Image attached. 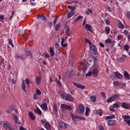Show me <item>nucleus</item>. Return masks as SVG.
Listing matches in <instances>:
<instances>
[{"mask_svg": "<svg viewBox=\"0 0 130 130\" xmlns=\"http://www.w3.org/2000/svg\"><path fill=\"white\" fill-rule=\"evenodd\" d=\"M68 9H69V10H71L68 15H67V18L68 19H71V18H72V17H73V16H75V11L76 10V7H74V6H68Z\"/></svg>", "mask_w": 130, "mask_h": 130, "instance_id": "1", "label": "nucleus"}, {"mask_svg": "<svg viewBox=\"0 0 130 130\" xmlns=\"http://www.w3.org/2000/svg\"><path fill=\"white\" fill-rule=\"evenodd\" d=\"M60 109H61V111L63 112V111H64V109L66 110L70 111V110H72L73 109V108L71 106H69L64 104H61V106H60Z\"/></svg>", "mask_w": 130, "mask_h": 130, "instance_id": "2", "label": "nucleus"}, {"mask_svg": "<svg viewBox=\"0 0 130 130\" xmlns=\"http://www.w3.org/2000/svg\"><path fill=\"white\" fill-rule=\"evenodd\" d=\"M119 94H115L113 95H112L110 98H109L107 100V103H110V102H113L117 99V98H119Z\"/></svg>", "mask_w": 130, "mask_h": 130, "instance_id": "3", "label": "nucleus"}, {"mask_svg": "<svg viewBox=\"0 0 130 130\" xmlns=\"http://www.w3.org/2000/svg\"><path fill=\"white\" fill-rule=\"evenodd\" d=\"M11 125V123L9 122V121H6L3 123V127H5V128H8V129L9 130H15V128L11 127L10 125Z\"/></svg>", "mask_w": 130, "mask_h": 130, "instance_id": "4", "label": "nucleus"}, {"mask_svg": "<svg viewBox=\"0 0 130 130\" xmlns=\"http://www.w3.org/2000/svg\"><path fill=\"white\" fill-rule=\"evenodd\" d=\"M91 72H92L93 77H94V78H97L98 77V74H99L98 68H97L96 67H94L92 69V71Z\"/></svg>", "mask_w": 130, "mask_h": 130, "instance_id": "5", "label": "nucleus"}, {"mask_svg": "<svg viewBox=\"0 0 130 130\" xmlns=\"http://www.w3.org/2000/svg\"><path fill=\"white\" fill-rule=\"evenodd\" d=\"M121 107L124 109H130V104L126 102L121 103Z\"/></svg>", "mask_w": 130, "mask_h": 130, "instance_id": "6", "label": "nucleus"}, {"mask_svg": "<svg viewBox=\"0 0 130 130\" xmlns=\"http://www.w3.org/2000/svg\"><path fill=\"white\" fill-rule=\"evenodd\" d=\"M65 100L66 101H69V102H74V98L71 95V94L68 93L65 98Z\"/></svg>", "mask_w": 130, "mask_h": 130, "instance_id": "7", "label": "nucleus"}, {"mask_svg": "<svg viewBox=\"0 0 130 130\" xmlns=\"http://www.w3.org/2000/svg\"><path fill=\"white\" fill-rule=\"evenodd\" d=\"M106 43H108L109 44V46H110V47H113L114 46V42L112 41L111 40V39L109 38L105 41Z\"/></svg>", "mask_w": 130, "mask_h": 130, "instance_id": "8", "label": "nucleus"}, {"mask_svg": "<svg viewBox=\"0 0 130 130\" xmlns=\"http://www.w3.org/2000/svg\"><path fill=\"white\" fill-rule=\"evenodd\" d=\"M114 75L117 79H118L119 80H120L121 79H122L123 78V76L122 74L119 73L118 72H116L114 73Z\"/></svg>", "mask_w": 130, "mask_h": 130, "instance_id": "9", "label": "nucleus"}, {"mask_svg": "<svg viewBox=\"0 0 130 130\" xmlns=\"http://www.w3.org/2000/svg\"><path fill=\"white\" fill-rule=\"evenodd\" d=\"M116 124V120H109L107 122V125L109 126H112Z\"/></svg>", "mask_w": 130, "mask_h": 130, "instance_id": "10", "label": "nucleus"}, {"mask_svg": "<svg viewBox=\"0 0 130 130\" xmlns=\"http://www.w3.org/2000/svg\"><path fill=\"white\" fill-rule=\"evenodd\" d=\"M40 106L43 111H46L48 109V107L46 103H43L40 105Z\"/></svg>", "mask_w": 130, "mask_h": 130, "instance_id": "11", "label": "nucleus"}, {"mask_svg": "<svg viewBox=\"0 0 130 130\" xmlns=\"http://www.w3.org/2000/svg\"><path fill=\"white\" fill-rule=\"evenodd\" d=\"M73 84L75 86V87H77V88H78V89H86V87L84 85H82L79 83L73 82Z\"/></svg>", "mask_w": 130, "mask_h": 130, "instance_id": "12", "label": "nucleus"}, {"mask_svg": "<svg viewBox=\"0 0 130 130\" xmlns=\"http://www.w3.org/2000/svg\"><path fill=\"white\" fill-rule=\"evenodd\" d=\"M78 109L81 112V113H84V112H85V106H84L83 104H80L78 106Z\"/></svg>", "mask_w": 130, "mask_h": 130, "instance_id": "13", "label": "nucleus"}, {"mask_svg": "<svg viewBox=\"0 0 130 130\" xmlns=\"http://www.w3.org/2000/svg\"><path fill=\"white\" fill-rule=\"evenodd\" d=\"M36 85L39 86L41 83V77L40 76H36L35 79Z\"/></svg>", "mask_w": 130, "mask_h": 130, "instance_id": "14", "label": "nucleus"}, {"mask_svg": "<svg viewBox=\"0 0 130 130\" xmlns=\"http://www.w3.org/2000/svg\"><path fill=\"white\" fill-rule=\"evenodd\" d=\"M59 125L60 126V127H61V128H67V127H68V124H67V123H66L64 122H60L59 123Z\"/></svg>", "mask_w": 130, "mask_h": 130, "instance_id": "15", "label": "nucleus"}, {"mask_svg": "<svg viewBox=\"0 0 130 130\" xmlns=\"http://www.w3.org/2000/svg\"><path fill=\"white\" fill-rule=\"evenodd\" d=\"M53 111L55 115H57V114H58V111L57 110V106H56V105L55 104H54L53 106Z\"/></svg>", "mask_w": 130, "mask_h": 130, "instance_id": "16", "label": "nucleus"}, {"mask_svg": "<svg viewBox=\"0 0 130 130\" xmlns=\"http://www.w3.org/2000/svg\"><path fill=\"white\" fill-rule=\"evenodd\" d=\"M21 87L23 92H26V84L25 83V80H23L21 85Z\"/></svg>", "mask_w": 130, "mask_h": 130, "instance_id": "17", "label": "nucleus"}, {"mask_svg": "<svg viewBox=\"0 0 130 130\" xmlns=\"http://www.w3.org/2000/svg\"><path fill=\"white\" fill-rule=\"evenodd\" d=\"M125 58H126V55H122L121 57L118 58L117 60L118 62H123V60H124Z\"/></svg>", "mask_w": 130, "mask_h": 130, "instance_id": "18", "label": "nucleus"}, {"mask_svg": "<svg viewBox=\"0 0 130 130\" xmlns=\"http://www.w3.org/2000/svg\"><path fill=\"white\" fill-rule=\"evenodd\" d=\"M49 52H50V55L51 57L54 56L55 52H54V50H53V48L52 47H50L49 49Z\"/></svg>", "mask_w": 130, "mask_h": 130, "instance_id": "19", "label": "nucleus"}, {"mask_svg": "<svg viewBox=\"0 0 130 130\" xmlns=\"http://www.w3.org/2000/svg\"><path fill=\"white\" fill-rule=\"evenodd\" d=\"M123 76L127 80H130V75L126 71H124Z\"/></svg>", "mask_w": 130, "mask_h": 130, "instance_id": "20", "label": "nucleus"}, {"mask_svg": "<svg viewBox=\"0 0 130 130\" xmlns=\"http://www.w3.org/2000/svg\"><path fill=\"white\" fill-rule=\"evenodd\" d=\"M118 26L119 29H124V25L122 24V22H121V21H120L119 20H118Z\"/></svg>", "mask_w": 130, "mask_h": 130, "instance_id": "21", "label": "nucleus"}, {"mask_svg": "<svg viewBox=\"0 0 130 130\" xmlns=\"http://www.w3.org/2000/svg\"><path fill=\"white\" fill-rule=\"evenodd\" d=\"M85 29H87L89 32H93L92 30V26L90 24H86L85 25Z\"/></svg>", "mask_w": 130, "mask_h": 130, "instance_id": "22", "label": "nucleus"}, {"mask_svg": "<svg viewBox=\"0 0 130 130\" xmlns=\"http://www.w3.org/2000/svg\"><path fill=\"white\" fill-rule=\"evenodd\" d=\"M45 127L46 129L50 130L51 129V126L50 124L47 122L45 123Z\"/></svg>", "mask_w": 130, "mask_h": 130, "instance_id": "23", "label": "nucleus"}, {"mask_svg": "<svg viewBox=\"0 0 130 130\" xmlns=\"http://www.w3.org/2000/svg\"><path fill=\"white\" fill-rule=\"evenodd\" d=\"M122 118H123V119H124V121H125V122H126V121H128V120L127 119H130V116L128 115H123L122 116Z\"/></svg>", "mask_w": 130, "mask_h": 130, "instance_id": "24", "label": "nucleus"}, {"mask_svg": "<svg viewBox=\"0 0 130 130\" xmlns=\"http://www.w3.org/2000/svg\"><path fill=\"white\" fill-rule=\"evenodd\" d=\"M90 100L91 102H93V103H95L96 102V97L95 95H91L90 98Z\"/></svg>", "mask_w": 130, "mask_h": 130, "instance_id": "25", "label": "nucleus"}, {"mask_svg": "<svg viewBox=\"0 0 130 130\" xmlns=\"http://www.w3.org/2000/svg\"><path fill=\"white\" fill-rule=\"evenodd\" d=\"M26 56H29L30 59L32 58V57H33V56L32 55V53H31V51L30 50L26 51Z\"/></svg>", "mask_w": 130, "mask_h": 130, "instance_id": "26", "label": "nucleus"}, {"mask_svg": "<svg viewBox=\"0 0 130 130\" xmlns=\"http://www.w3.org/2000/svg\"><path fill=\"white\" fill-rule=\"evenodd\" d=\"M35 113H38V114H39V115H41L42 114V112L41 111V110L39 109V108H37L35 110Z\"/></svg>", "mask_w": 130, "mask_h": 130, "instance_id": "27", "label": "nucleus"}, {"mask_svg": "<svg viewBox=\"0 0 130 130\" xmlns=\"http://www.w3.org/2000/svg\"><path fill=\"white\" fill-rule=\"evenodd\" d=\"M113 84L115 86V87H119V86H121L122 83L120 82H118V81H114L113 82Z\"/></svg>", "mask_w": 130, "mask_h": 130, "instance_id": "28", "label": "nucleus"}, {"mask_svg": "<svg viewBox=\"0 0 130 130\" xmlns=\"http://www.w3.org/2000/svg\"><path fill=\"white\" fill-rule=\"evenodd\" d=\"M29 115V117L31 120H35V116L33 114V113L32 112H29L28 113Z\"/></svg>", "mask_w": 130, "mask_h": 130, "instance_id": "29", "label": "nucleus"}, {"mask_svg": "<svg viewBox=\"0 0 130 130\" xmlns=\"http://www.w3.org/2000/svg\"><path fill=\"white\" fill-rule=\"evenodd\" d=\"M13 117L15 122H16V123H18V124H20V121H19V118H18V117H17L16 115H14Z\"/></svg>", "mask_w": 130, "mask_h": 130, "instance_id": "30", "label": "nucleus"}, {"mask_svg": "<svg viewBox=\"0 0 130 130\" xmlns=\"http://www.w3.org/2000/svg\"><path fill=\"white\" fill-rule=\"evenodd\" d=\"M90 108H89V107H86V111H85V113L86 116H89V115L90 114V113H89V112H90Z\"/></svg>", "mask_w": 130, "mask_h": 130, "instance_id": "31", "label": "nucleus"}, {"mask_svg": "<svg viewBox=\"0 0 130 130\" xmlns=\"http://www.w3.org/2000/svg\"><path fill=\"white\" fill-rule=\"evenodd\" d=\"M75 118L76 119H80V120H86V118L78 115H75Z\"/></svg>", "mask_w": 130, "mask_h": 130, "instance_id": "32", "label": "nucleus"}, {"mask_svg": "<svg viewBox=\"0 0 130 130\" xmlns=\"http://www.w3.org/2000/svg\"><path fill=\"white\" fill-rule=\"evenodd\" d=\"M95 113H96V114H99L100 116H102V109H100L98 110H96Z\"/></svg>", "mask_w": 130, "mask_h": 130, "instance_id": "33", "label": "nucleus"}, {"mask_svg": "<svg viewBox=\"0 0 130 130\" xmlns=\"http://www.w3.org/2000/svg\"><path fill=\"white\" fill-rule=\"evenodd\" d=\"M55 82L59 86V87H62V84H61V82L59 81L57 78H55Z\"/></svg>", "mask_w": 130, "mask_h": 130, "instance_id": "34", "label": "nucleus"}, {"mask_svg": "<svg viewBox=\"0 0 130 130\" xmlns=\"http://www.w3.org/2000/svg\"><path fill=\"white\" fill-rule=\"evenodd\" d=\"M70 32H71V29H70V28H67L65 31V33L67 36H71V34Z\"/></svg>", "mask_w": 130, "mask_h": 130, "instance_id": "35", "label": "nucleus"}, {"mask_svg": "<svg viewBox=\"0 0 130 130\" xmlns=\"http://www.w3.org/2000/svg\"><path fill=\"white\" fill-rule=\"evenodd\" d=\"M63 42H64V39H62V41L61 42V45L62 47H67V46L68 45V44H63Z\"/></svg>", "mask_w": 130, "mask_h": 130, "instance_id": "36", "label": "nucleus"}, {"mask_svg": "<svg viewBox=\"0 0 130 130\" xmlns=\"http://www.w3.org/2000/svg\"><path fill=\"white\" fill-rule=\"evenodd\" d=\"M112 118H115V115H112L111 116H108L105 117V119H111Z\"/></svg>", "mask_w": 130, "mask_h": 130, "instance_id": "37", "label": "nucleus"}, {"mask_svg": "<svg viewBox=\"0 0 130 130\" xmlns=\"http://www.w3.org/2000/svg\"><path fill=\"white\" fill-rule=\"evenodd\" d=\"M89 48H90V49H91V50H93V51H94V50H96V49H97V48L96 47V46H95V45H93L91 46H89Z\"/></svg>", "mask_w": 130, "mask_h": 130, "instance_id": "38", "label": "nucleus"}, {"mask_svg": "<svg viewBox=\"0 0 130 130\" xmlns=\"http://www.w3.org/2000/svg\"><path fill=\"white\" fill-rule=\"evenodd\" d=\"M90 13H91V15H93V12H92V10L88 9L87 11L85 12V14H87V15H90Z\"/></svg>", "mask_w": 130, "mask_h": 130, "instance_id": "39", "label": "nucleus"}, {"mask_svg": "<svg viewBox=\"0 0 130 130\" xmlns=\"http://www.w3.org/2000/svg\"><path fill=\"white\" fill-rule=\"evenodd\" d=\"M130 47L128 46V45H124V49L125 50V51H127L128 50H129Z\"/></svg>", "mask_w": 130, "mask_h": 130, "instance_id": "40", "label": "nucleus"}, {"mask_svg": "<svg viewBox=\"0 0 130 130\" xmlns=\"http://www.w3.org/2000/svg\"><path fill=\"white\" fill-rule=\"evenodd\" d=\"M8 42L10 45L12 46V47H14V44H13V40L11 39H8Z\"/></svg>", "mask_w": 130, "mask_h": 130, "instance_id": "41", "label": "nucleus"}, {"mask_svg": "<svg viewBox=\"0 0 130 130\" xmlns=\"http://www.w3.org/2000/svg\"><path fill=\"white\" fill-rule=\"evenodd\" d=\"M60 28V23H58L56 25V26L55 27V29L56 31H58V30H59Z\"/></svg>", "mask_w": 130, "mask_h": 130, "instance_id": "42", "label": "nucleus"}, {"mask_svg": "<svg viewBox=\"0 0 130 130\" xmlns=\"http://www.w3.org/2000/svg\"><path fill=\"white\" fill-rule=\"evenodd\" d=\"M37 95L40 96L41 95V91L39 89H37L35 93Z\"/></svg>", "mask_w": 130, "mask_h": 130, "instance_id": "43", "label": "nucleus"}, {"mask_svg": "<svg viewBox=\"0 0 130 130\" xmlns=\"http://www.w3.org/2000/svg\"><path fill=\"white\" fill-rule=\"evenodd\" d=\"M25 84H27V86H29V84H30V83H32V82H30L29 78H26L25 80Z\"/></svg>", "mask_w": 130, "mask_h": 130, "instance_id": "44", "label": "nucleus"}, {"mask_svg": "<svg viewBox=\"0 0 130 130\" xmlns=\"http://www.w3.org/2000/svg\"><path fill=\"white\" fill-rule=\"evenodd\" d=\"M74 73L73 72V71H70L69 73V78H72L73 77V76H74Z\"/></svg>", "mask_w": 130, "mask_h": 130, "instance_id": "45", "label": "nucleus"}, {"mask_svg": "<svg viewBox=\"0 0 130 130\" xmlns=\"http://www.w3.org/2000/svg\"><path fill=\"white\" fill-rule=\"evenodd\" d=\"M119 104H117V103H115L113 105V107H114V108H119Z\"/></svg>", "mask_w": 130, "mask_h": 130, "instance_id": "46", "label": "nucleus"}, {"mask_svg": "<svg viewBox=\"0 0 130 130\" xmlns=\"http://www.w3.org/2000/svg\"><path fill=\"white\" fill-rule=\"evenodd\" d=\"M81 19H83V16L80 15L74 20V22H78V21L81 20Z\"/></svg>", "mask_w": 130, "mask_h": 130, "instance_id": "47", "label": "nucleus"}, {"mask_svg": "<svg viewBox=\"0 0 130 130\" xmlns=\"http://www.w3.org/2000/svg\"><path fill=\"white\" fill-rule=\"evenodd\" d=\"M5 60H4V58H3L2 60L1 61L0 64L2 66L3 68H5Z\"/></svg>", "mask_w": 130, "mask_h": 130, "instance_id": "48", "label": "nucleus"}, {"mask_svg": "<svg viewBox=\"0 0 130 130\" xmlns=\"http://www.w3.org/2000/svg\"><path fill=\"white\" fill-rule=\"evenodd\" d=\"M55 46L56 48H57V50H60V49H59V46H60V45H59L58 43L55 44Z\"/></svg>", "mask_w": 130, "mask_h": 130, "instance_id": "49", "label": "nucleus"}, {"mask_svg": "<svg viewBox=\"0 0 130 130\" xmlns=\"http://www.w3.org/2000/svg\"><path fill=\"white\" fill-rule=\"evenodd\" d=\"M110 33V29H109V27H107L106 28V34H109Z\"/></svg>", "mask_w": 130, "mask_h": 130, "instance_id": "50", "label": "nucleus"}, {"mask_svg": "<svg viewBox=\"0 0 130 130\" xmlns=\"http://www.w3.org/2000/svg\"><path fill=\"white\" fill-rule=\"evenodd\" d=\"M92 58L93 62H97V60H98V59L97 58V57L93 56H92Z\"/></svg>", "mask_w": 130, "mask_h": 130, "instance_id": "51", "label": "nucleus"}, {"mask_svg": "<svg viewBox=\"0 0 130 130\" xmlns=\"http://www.w3.org/2000/svg\"><path fill=\"white\" fill-rule=\"evenodd\" d=\"M61 97L62 99H64V100H66V97H67V94L66 93H61Z\"/></svg>", "mask_w": 130, "mask_h": 130, "instance_id": "52", "label": "nucleus"}, {"mask_svg": "<svg viewBox=\"0 0 130 130\" xmlns=\"http://www.w3.org/2000/svg\"><path fill=\"white\" fill-rule=\"evenodd\" d=\"M92 71L88 72L86 74V77H91L92 76Z\"/></svg>", "mask_w": 130, "mask_h": 130, "instance_id": "53", "label": "nucleus"}, {"mask_svg": "<svg viewBox=\"0 0 130 130\" xmlns=\"http://www.w3.org/2000/svg\"><path fill=\"white\" fill-rule=\"evenodd\" d=\"M109 109L111 111H112L113 112H115V110L114 109V107H113V106H111L109 108Z\"/></svg>", "mask_w": 130, "mask_h": 130, "instance_id": "54", "label": "nucleus"}, {"mask_svg": "<svg viewBox=\"0 0 130 130\" xmlns=\"http://www.w3.org/2000/svg\"><path fill=\"white\" fill-rule=\"evenodd\" d=\"M101 94L103 98H104V99H106V95L105 94V93L102 92L101 93Z\"/></svg>", "mask_w": 130, "mask_h": 130, "instance_id": "55", "label": "nucleus"}, {"mask_svg": "<svg viewBox=\"0 0 130 130\" xmlns=\"http://www.w3.org/2000/svg\"><path fill=\"white\" fill-rule=\"evenodd\" d=\"M33 98L35 99V100H37L38 99V97L37 96V94L35 93L33 95Z\"/></svg>", "mask_w": 130, "mask_h": 130, "instance_id": "56", "label": "nucleus"}, {"mask_svg": "<svg viewBox=\"0 0 130 130\" xmlns=\"http://www.w3.org/2000/svg\"><path fill=\"white\" fill-rule=\"evenodd\" d=\"M57 19H58V17H56L53 20V23L54 25H55L56 24V21H57Z\"/></svg>", "mask_w": 130, "mask_h": 130, "instance_id": "57", "label": "nucleus"}, {"mask_svg": "<svg viewBox=\"0 0 130 130\" xmlns=\"http://www.w3.org/2000/svg\"><path fill=\"white\" fill-rule=\"evenodd\" d=\"M123 37L122 36V35H119L118 36V37H117V39H118V40H120L121 39H122Z\"/></svg>", "mask_w": 130, "mask_h": 130, "instance_id": "58", "label": "nucleus"}, {"mask_svg": "<svg viewBox=\"0 0 130 130\" xmlns=\"http://www.w3.org/2000/svg\"><path fill=\"white\" fill-rule=\"evenodd\" d=\"M4 18H5V16L4 15H1L0 16V20H1V22L4 21V20H4Z\"/></svg>", "mask_w": 130, "mask_h": 130, "instance_id": "59", "label": "nucleus"}, {"mask_svg": "<svg viewBox=\"0 0 130 130\" xmlns=\"http://www.w3.org/2000/svg\"><path fill=\"white\" fill-rule=\"evenodd\" d=\"M42 20H43V21H44L45 22H46V21H47V18L46 17V16L44 15L43 16Z\"/></svg>", "mask_w": 130, "mask_h": 130, "instance_id": "60", "label": "nucleus"}, {"mask_svg": "<svg viewBox=\"0 0 130 130\" xmlns=\"http://www.w3.org/2000/svg\"><path fill=\"white\" fill-rule=\"evenodd\" d=\"M43 15H39L37 17V19H41L42 20V18L43 17Z\"/></svg>", "mask_w": 130, "mask_h": 130, "instance_id": "61", "label": "nucleus"}, {"mask_svg": "<svg viewBox=\"0 0 130 130\" xmlns=\"http://www.w3.org/2000/svg\"><path fill=\"white\" fill-rule=\"evenodd\" d=\"M99 130H105V129H104V127H103V126H102V125H100L99 126Z\"/></svg>", "mask_w": 130, "mask_h": 130, "instance_id": "62", "label": "nucleus"}, {"mask_svg": "<svg viewBox=\"0 0 130 130\" xmlns=\"http://www.w3.org/2000/svg\"><path fill=\"white\" fill-rule=\"evenodd\" d=\"M126 17L128 19H130V12H127L126 13Z\"/></svg>", "mask_w": 130, "mask_h": 130, "instance_id": "63", "label": "nucleus"}, {"mask_svg": "<svg viewBox=\"0 0 130 130\" xmlns=\"http://www.w3.org/2000/svg\"><path fill=\"white\" fill-rule=\"evenodd\" d=\"M19 129L20 130H27V129L24 128V127H22V126H20L19 127Z\"/></svg>", "mask_w": 130, "mask_h": 130, "instance_id": "64", "label": "nucleus"}]
</instances>
